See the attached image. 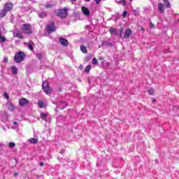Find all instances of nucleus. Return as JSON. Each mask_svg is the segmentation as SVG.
Segmentation results:
<instances>
[{"instance_id":"obj_40","label":"nucleus","mask_w":179,"mask_h":179,"mask_svg":"<svg viewBox=\"0 0 179 179\" xmlns=\"http://www.w3.org/2000/svg\"><path fill=\"white\" fill-rule=\"evenodd\" d=\"M39 166H41V167H43V166H44V163L40 162Z\"/></svg>"},{"instance_id":"obj_37","label":"nucleus","mask_w":179,"mask_h":179,"mask_svg":"<svg viewBox=\"0 0 179 179\" xmlns=\"http://www.w3.org/2000/svg\"><path fill=\"white\" fill-rule=\"evenodd\" d=\"M3 61H4V62H8V57H4L3 58Z\"/></svg>"},{"instance_id":"obj_31","label":"nucleus","mask_w":179,"mask_h":179,"mask_svg":"<svg viewBox=\"0 0 179 179\" xmlns=\"http://www.w3.org/2000/svg\"><path fill=\"white\" fill-rule=\"evenodd\" d=\"M46 9H50V8H52V4H46L45 6Z\"/></svg>"},{"instance_id":"obj_3","label":"nucleus","mask_w":179,"mask_h":179,"mask_svg":"<svg viewBox=\"0 0 179 179\" xmlns=\"http://www.w3.org/2000/svg\"><path fill=\"white\" fill-rule=\"evenodd\" d=\"M21 30L24 31L26 34H31V26L29 24H24L21 27Z\"/></svg>"},{"instance_id":"obj_15","label":"nucleus","mask_w":179,"mask_h":179,"mask_svg":"<svg viewBox=\"0 0 179 179\" xmlns=\"http://www.w3.org/2000/svg\"><path fill=\"white\" fill-rule=\"evenodd\" d=\"M66 103L65 102H62L59 106L58 108H59V110H64V108H66Z\"/></svg>"},{"instance_id":"obj_9","label":"nucleus","mask_w":179,"mask_h":179,"mask_svg":"<svg viewBox=\"0 0 179 179\" xmlns=\"http://www.w3.org/2000/svg\"><path fill=\"white\" fill-rule=\"evenodd\" d=\"M13 36L14 37H17V38H23V36H22V33L19 31L15 30L13 31Z\"/></svg>"},{"instance_id":"obj_26","label":"nucleus","mask_w":179,"mask_h":179,"mask_svg":"<svg viewBox=\"0 0 179 179\" xmlns=\"http://www.w3.org/2000/svg\"><path fill=\"white\" fill-rule=\"evenodd\" d=\"M90 69H92V66L87 65L85 69V72H87L88 73V72L90 71Z\"/></svg>"},{"instance_id":"obj_28","label":"nucleus","mask_w":179,"mask_h":179,"mask_svg":"<svg viewBox=\"0 0 179 179\" xmlns=\"http://www.w3.org/2000/svg\"><path fill=\"white\" fill-rule=\"evenodd\" d=\"M92 64L93 65H97V64H99V61L97 60V59H96V57H94L92 59Z\"/></svg>"},{"instance_id":"obj_42","label":"nucleus","mask_w":179,"mask_h":179,"mask_svg":"<svg viewBox=\"0 0 179 179\" xmlns=\"http://www.w3.org/2000/svg\"><path fill=\"white\" fill-rule=\"evenodd\" d=\"M2 146H3V143H0V148H2Z\"/></svg>"},{"instance_id":"obj_23","label":"nucleus","mask_w":179,"mask_h":179,"mask_svg":"<svg viewBox=\"0 0 179 179\" xmlns=\"http://www.w3.org/2000/svg\"><path fill=\"white\" fill-rule=\"evenodd\" d=\"M148 94H150L151 96H154L155 95V90H153V88H150L148 90Z\"/></svg>"},{"instance_id":"obj_34","label":"nucleus","mask_w":179,"mask_h":179,"mask_svg":"<svg viewBox=\"0 0 179 179\" xmlns=\"http://www.w3.org/2000/svg\"><path fill=\"white\" fill-rule=\"evenodd\" d=\"M127 11H124L123 13H122V17H127Z\"/></svg>"},{"instance_id":"obj_17","label":"nucleus","mask_w":179,"mask_h":179,"mask_svg":"<svg viewBox=\"0 0 179 179\" xmlns=\"http://www.w3.org/2000/svg\"><path fill=\"white\" fill-rule=\"evenodd\" d=\"M109 31L113 36H117V29L115 28H110Z\"/></svg>"},{"instance_id":"obj_10","label":"nucleus","mask_w":179,"mask_h":179,"mask_svg":"<svg viewBox=\"0 0 179 179\" xmlns=\"http://www.w3.org/2000/svg\"><path fill=\"white\" fill-rule=\"evenodd\" d=\"M59 43L62 45H64V47H66V45H68V40L64 38H59Z\"/></svg>"},{"instance_id":"obj_38","label":"nucleus","mask_w":179,"mask_h":179,"mask_svg":"<svg viewBox=\"0 0 179 179\" xmlns=\"http://www.w3.org/2000/svg\"><path fill=\"white\" fill-rule=\"evenodd\" d=\"M59 153H61L62 155H64V153H65V150H60Z\"/></svg>"},{"instance_id":"obj_24","label":"nucleus","mask_w":179,"mask_h":179,"mask_svg":"<svg viewBox=\"0 0 179 179\" xmlns=\"http://www.w3.org/2000/svg\"><path fill=\"white\" fill-rule=\"evenodd\" d=\"M34 43L33 42H30L29 43H28V48L29 50H30L31 51H33V45Z\"/></svg>"},{"instance_id":"obj_45","label":"nucleus","mask_w":179,"mask_h":179,"mask_svg":"<svg viewBox=\"0 0 179 179\" xmlns=\"http://www.w3.org/2000/svg\"><path fill=\"white\" fill-rule=\"evenodd\" d=\"M72 2H76V0H71Z\"/></svg>"},{"instance_id":"obj_39","label":"nucleus","mask_w":179,"mask_h":179,"mask_svg":"<svg viewBox=\"0 0 179 179\" xmlns=\"http://www.w3.org/2000/svg\"><path fill=\"white\" fill-rule=\"evenodd\" d=\"M150 29H153V27H155V25L153 24H150Z\"/></svg>"},{"instance_id":"obj_29","label":"nucleus","mask_w":179,"mask_h":179,"mask_svg":"<svg viewBox=\"0 0 179 179\" xmlns=\"http://www.w3.org/2000/svg\"><path fill=\"white\" fill-rule=\"evenodd\" d=\"M15 146H16V144H15V143H13V142H10V143H9V144H8V147H9L10 149L13 148Z\"/></svg>"},{"instance_id":"obj_35","label":"nucleus","mask_w":179,"mask_h":179,"mask_svg":"<svg viewBox=\"0 0 179 179\" xmlns=\"http://www.w3.org/2000/svg\"><path fill=\"white\" fill-rule=\"evenodd\" d=\"M36 57H37V58H38L39 59H41V54H37V55H36Z\"/></svg>"},{"instance_id":"obj_25","label":"nucleus","mask_w":179,"mask_h":179,"mask_svg":"<svg viewBox=\"0 0 179 179\" xmlns=\"http://www.w3.org/2000/svg\"><path fill=\"white\" fill-rule=\"evenodd\" d=\"M39 17H45L47 16V13L46 12H42L38 14Z\"/></svg>"},{"instance_id":"obj_22","label":"nucleus","mask_w":179,"mask_h":179,"mask_svg":"<svg viewBox=\"0 0 179 179\" xmlns=\"http://www.w3.org/2000/svg\"><path fill=\"white\" fill-rule=\"evenodd\" d=\"M47 115H48V113H41V118H42V120L43 121H45V118H47Z\"/></svg>"},{"instance_id":"obj_16","label":"nucleus","mask_w":179,"mask_h":179,"mask_svg":"<svg viewBox=\"0 0 179 179\" xmlns=\"http://www.w3.org/2000/svg\"><path fill=\"white\" fill-rule=\"evenodd\" d=\"M163 2H164V5L166 8H171L170 1H169V0H163Z\"/></svg>"},{"instance_id":"obj_14","label":"nucleus","mask_w":179,"mask_h":179,"mask_svg":"<svg viewBox=\"0 0 179 179\" xmlns=\"http://www.w3.org/2000/svg\"><path fill=\"white\" fill-rule=\"evenodd\" d=\"M158 10H159L161 13H164V6H163V3H159L158 4Z\"/></svg>"},{"instance_id":"obj_20","label":"nucleus","mask_w":179,"mask_h":179,"mask_svg":"<svg viewBox=\"0 0 179 179\" xmlns=\"http://www.w3.org/2000/svg\"><path fill=\"white\" fill-rule=\"evenodd\" d=\"M38 107H40V108H45V103H44V102L40 101L38 103Z\"/></svg>"},{"instance_id":"obj_36","label":"nucleus","mask_w":179,"mask_h":179,"mask_svg":"<svg viewBox=\"0 0 179 179\" xmlns=\"http://www.w3.org/2000/svg\"><path fill=\"white\" fill-rule=\"evenodd\" d=\"M96 3L100 4V2H101V0H94Z\"/></svg>"},{"instance_id":"obj_27","label":"nucleus","mask_w":179,"mask_h":179,"mask_svg":"<svg viewBox=\"0 0 179 179\" xmlns=\"http://www.w3.org/2000/svg\"><path fill=\"white\" fill-rule=\"evenodd\" d=\"M0 41L1 43H5L6 41V38L4 36H1V34L0 33Z\"/></svg>"},{"instance_id":"obj_4","label":"nucleus","mask_w":179,"mask_h":179,"mask_svg":"<svg viewBox=\"0 0 179 179\" xmlns=\"http://www.w3.org/2000/svg\"><path fill=\"white\" fill-rule=\"evenodd\" d=\"M56 14L59 17H61L62 19H64L68 16V12L66 11V8L57 10Z\"/></svg>"},{"instance_id":"obj_43","label":"nucleus","mask_w":179,"mask_h":179,"mask_svg":"<svg viewBox=\"0 0 179 179\" xmlns=\"http://www.w3.org/2000/svg\"><path fill=\"white\" fill-rule=\"evenodd\" d=\"M85 2H90L91 0H85Z\"/></svg>"},{"instance_id":"obj_6","label":"nucleus","mask_w":179,"mask_h":179,"mask_svg":"<svg viewBox=\"0 0 179 179\" xmlns=\"http://www.w3.org/2000/svg\"><path fill=\"white\" fill-rule=\"evenodd\" d=\"M46 31L48 33H52L55 31V22H51L47 25Z\"/></svg>"},{"instance_id":"obj_18","label":"nucleus","mask_w":179,"mask_h":179,"mask_svg":"<svg viewBox=\"0 0 179 179\" xmlns=\"http://www.w3.org/2000/svg\"><path fill=\"white\" fill-rule=\"evenodd\" d=\"M12 129H19V123L14 122L13 124L11 126Z\"/></svg>"},{"instance_id":"obj_8","label":"nucleus","mask_w":179,"mask_h":179,"mask_svg":"<svg viewBox=\"0 0 179 179\" xmlns=\"http://www.w3.org/2000/svg\"><path fill=\"white\" fill-rule=\"evenodd\" d=\"M129 36H132V30H131V29H127L124 31V38H129Z\"/></svg>"},{"instance_id":"obj_33","label":"nucleus","mask_w":179,"mask_h":179,"mask_svg":"<svg viewBox=\"0 0 179 179\" xmlns=\"http://www.w3.org/2000/svg\"><path fill=\"white\" fill-rule=\"evenodd\" d=\"M117 3H122V5H126L125 1L124 0H120Z\"/></svg>"},{"instance_id":"obj_30","label":"nucleus","mask_w":179,"mask_h":179,"mask_svg":"<svg viewBox=\"0 0 179 179\" xmlns=\"http://www.w3.org/2000/svg\"><path fill=\"white\" fill-rule=\"evenodd\" d=\"M8 109L10 110V111H13L15 110V106L10 104V106H8Z\"/></svg>"},{"instance_id":"obj_46","label":"nucleus","mask_w":179,"mask_h":179,"mask_svg":"<svg viewBox=\"0 0 179 179\" xmlns=\"http://www.w3.org/2000/svg\"><path fill=\"white\" fill-rule=\"evenodd\" d=\"M178 23H179V19L178 20Z\"/></svg>"},{"instance_id":"obj_47","label":"nucleus","mask_w":179,"mask_h":179,"mask_svg":"<svg viewBox=\"0 0 179 179\" xmlns=\"http://www.w3.org/2000/svg\"><path fill=\"white\" fill-rule=\"evenodd\" d=\"M129 1H133V0H129Z\"/></svg>"},{"instance_id":"obj_44","label":"nucleus","mask_w":179,"mask_h":179,"mask_svg":"<svg viewBox=\"0 0 179 179\" xmlns=\"http://www.w3.org/2000/svg\"><path fill=\"white\" fill-rule=\"evenodd\" d=\"M120 36H122V30L120 31Z\"/></svg>"},{"instance_id":"obj_21","label":"nucleus","mask_w":179,"mask_h":179,"mask_svg":"<svg viewBox=\"0 0 179 179\" xmlns=\"http://www.w3.org/2000/svg\"><path fill=\"white\" fill-rule=\"evenodd\" d=\"M80 50H81L82 52H83L84 54H86L87 52V49L86 48V46H85V45H81Z\"/></svg>"},{"instance_id":"obj_13","label":"nucleus","mask_w":179,"mask_h":179,"mask_svg":"<svg viewBox=\"0 0 179 179\" xmlns=\"http://www.w3.org/2000/svg\"><path fill=\"white\" fill-rule=\"evenodd\" d=\"M6 15H8V12L4 8L0 10V19L5 17Z\"/></svg>"},{"instance_id":"obj_41","label":"nucleus","mask_w":179,"mask_h":179,"mask_svg":"<svg viewBox=\"0 0 179 179\" xmlns=\"http://www.w3.org/2000/svg\"><path fill=\"white\" fill-rule=\"evenodd\" d=\"M152 103H156V99H152Z\"/></svg>"},{"instance_id":"obj_7","label":"nucleus","mask_w":179,"mask_h":179,"mask_svg":"<svg viewBox=\"0 0 179 179\" xmlns=\"http://www.w3.org/2000/svg\"><path fill=\"white\" fill-rule=\"evenodd\" d=\"M81 10L85 16H90V10H89V8H87V7L82 6L81 7Z\"/></svg>"},{"instance_id":"obj_11","label":"nucleus","mask_w":179,"mask_h":179,"mask_svg":"<svg viewBox=\"0 0 179 179\" xmlns=\"http://www.w3.org/2000/svg\"><path fill=\"white\" fill-rule=\"evenodd\" d=\"M29 101L25 98H22L19 100V104L20 106H26Z\"/></svg>"},{"instance_id":"obj_2","label":"nucleus","mask_w":179,"mask_h":179,"mask_svg":"<svg viewBox=\"0 0 179 179\" xmlns=\"http://www.w3.org/2000/svg\"><path fill=\"white\" fill-rule=\"evenodd\" d=\"M43 90L46 94H51L52 93V89L50 87V85L48 84V81L43 82L42 85Z\"/></svg>"},{"instance_id":"obj_32","label":"nucleus","mask_w":179,"mask_h":179,"mask_svg":"<svg viewBox=\"0 0 179 179\" xmlns=\"http://www.w3.org/2000/svg\"><path fill=\"white\" fill-rule=\"evenodd\" d=\"M4 97L6 100H9V94L7 92H4Z\"/></svg>"},{"instance_id":"obj_12","label":"nucleus","mask_w":179,"mask_h":179,"mask_svg":"<svg viewBox=\"0 0 179 179\" xmlns=\"http://www.w3.org/2000/svg\"><path fill=\"white\" fill-rule=\"evenodd\" d=\"M27 142H29V143H31L32 145H36V143H38V139L31 138H29V140H27Z\"/></svg>"},{"instance_id":"obj_19","label":"nucleus","mask_w":179,"mask_h":179,"mask_svg":"<svg viewBox=\"0 0 179 179\" xmlns=\"http://www.w3.org/2000/svg\"><path fill=\"white\" fill-rule=\"evenodd\" d=\"M11 71L14 75H16L17 73V68H16L15 66H11Z\"/></svg>"},{"instance_id":"obj_1","label":"nucleus","mask_w":179,"mask_h":179,"mask_svg":"<svg viewBox=\"0 0 179 179\" xmlns=\"http://www.w3.org/2000/svg\"><path fill=\"white\" fill-rule=\"evenodd\" d=\"M26 58V55L23 52H17L14 57V60L17 64H20L22 61H24Z\"/></svg>"},{"instance_id":"obj_5","label":"nucleus","mask_w":179,"mask_h":179,"mask_svg":"<svg viewBox=\"0 0 179 179\" xmlns=\"http://www.w3.org/2000/svg\"><path fill=\"white\" fill-rule=\"evenodd\" d=\"M13 3L8 1L6 2L4 6H3V8L7 11V12H10V10H13Z\"/></svg>"}]
</instances>
